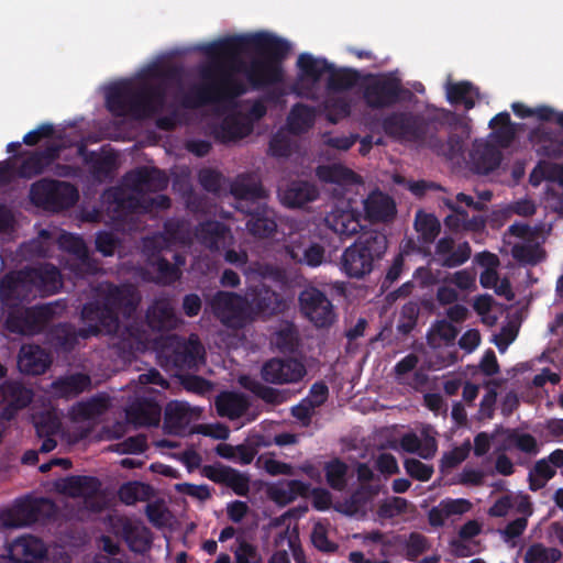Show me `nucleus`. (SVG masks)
<instances>
[{
  "instance_id": "37998d69",
  "label": "nucleus",
  "mask_w": 563,
  "mask_h": 563,
  "mask_svg": "<svg viewBox=\"0 0 563 563\" xmlns=\"http://www.w3.org/2000/svg\"><path fill=\"white\" fill-rule=\"evenodd\" d=\"M87 325L80 328L78 331L68 323L57 325L52 332V341L55 349L62 353H70L75 350L78 344V339L81 336V331L85 330Z\"/></svg>"
},
{
  "instance_id": "20e7f679",
  "label": "nucleus",
  "mask_w": 563,
  "mask_h": 563,
  "mask_svg": "<svg viewBox=\"0 0 563 563\" xmlns=\"http://www.w3.org/2000/svg\"><path fill=\"white\" fill-rule=\"evenodd\" d=\"M387 236L376 230L362 232L357 239L346 247L340 260V269L349 278L361 279L369 275L375 262L386 253Z\"/></svg>"
},
{
  "instance_id": "09e8293b",
  "label": "nucleus",
  "mask_w": 563,
  "mask_h": 563,
  "mask_svg": "<svg viewBox=\"0 0 563 563\" xmlns=\"http://www.w3.org/2000/svg\"><path fill=\"white\" fill-rule=\"evenodd\" d=\"M562 553L556 548H545L541 543H534L528 548L523 556L525 563H556Z\"/></svg>"
},
{
  "instance_id": "ea45409f",
  "label": "nucleus",
  "mask_w": 563,
  "mask_h": 563,
  "mask_svg": "<svg viewBox=\"0 0 563 563\" xmlns=\"http://www.w3.org/2000/svg\"><path fill=\"white\" fill-rule=\"evenodd\" d=\"M314 109L303 103H296L287 118V126L292 134H301L309 131L314 124Z\"/></svg>"
},
{
  "instance_id": "49530a36",
  "label": "nucleus",
  "mask_w": 563,
  "mask_h": 563,
  "mask_svg": "<svg viewBox=\"0 0 563 563\" xmlns=\"http://www.w3.org/2000/svg\"><path fill=\"white\" fill-rule=\"evenodd\" d=\"M318 177L331 184H352L355 181L357 175L340 164H333L329 166H319L317 169Z\"/></svg>"
},
{
  "instance_id": "052dcab7",
  "label": "nucleus",
  "mask_w": 563,
  "mask_h": 563,
  "mask_svg": "<svg viewBox=\"0 0 563 563\" xmlns=\"http://www.w3.org/2000/svg\"><path fill=\"white\" fill-rule=\"evenodd\" d=\"M311 542L316 549L323 553H334L338 550V544L329 540L328 530L321 522L313 526Z\"/></svg>"
},
{
  "instance_id": "69168bd1",
  "label": "nucleus",
  "mask_w": 563,
  "mask_h": 563,
  "mask_svg": "<svg viewBox=\"0 0 563 563\" xmlns=\"http://www.w3.org/2000/svg\"><path fill=\"white\" fill-rule=\"evenodd\" d=\"M268 153L274 157H289L291 154V141L283 132L275 133L268 144Z\"/></svg>"
},
{
  "instance_id": "ddd939ff",
  "label": "nucleus",
  "mask_w": 563,
  "mask_h": 563,
  "mask_svg": "<svg viewBox=\"0 0 563 563\" xmlns=\"http://www.w3.org/2000/svg\"><path fill=\"white\" fill-rule=\"evenodd\" d=\"M307 371L305 365L296 358L274 357L266 361L261 368V376L265 383L284 385L298 383Z\"/></svg>"
},
{
  "instance_id": "a19ab883",
  "label": "nucleus",
  "mask_w": 563,
  "mask_h": 563,
  "mask_svg": "<svg viewBox=\"0 0 563 563\" xmlns=\"http://www.w3.org/2000/svg\"><path fill=\"white\" fill-rule=\"evenodd\" d=\"M113 211L122 216H129L140 209H144L145 197L141 194H130L121 188H114L110 194Z\"/></svg>"
},
{
  "instance_id": "5701e85b",
  "label": "nucleus",
  "mask_w": 563,
  "mask_h": 563,
  "mask_svg": "<svg viewBox=\"0 0 563 563\" xmlns=\"http://www.w3.org/2000/svg\"><path fill=\"white\" fill-rule=\"evenodd\" d=\"M25 269L5 274L0 280V299L10 308L19 306L30 290Z\"/></svg>"
},
{
  "instance_id": "6e6552de",
  "label": "nucleus",
  "mask_w": 563,
  "mask_h": 563,
  "mask_svg": "<svg viewBox=\"0 0 563 563\" xmlns=\"http://www.w3.org/2000/svg\"><path fill=\"white\" fill-rule=\"evenodd\" d=\"M54 316L49 305L30 308L12 307L4 319V328L14 334L34 335L42 332Z\"/></svg>"
},
{
  "instance_id": "f704fd0d",
  "label": "nucleus",
  "mask_w": 563,
  "mask_h": 563,
  "mask_svg": "<svg viewBox=\"0 0 563 563\" xmlns=\"http://www.w3.org/2000/svg\"><path fill=\"white\" fill-rule=\"evenodd\" d=\"M91 386V378L85 373H74L56 378L52 383V388L63 398L77 397Z\"/></svg>"
},
{
  "instance_id": "a878e982",
  "label": "nucleus",
  "mask_w": 563,
  "mask_h": 563,
  "mask_svg": "<svg viewBox=\"0 0 563 563\" xmlns=\"http://www.w3.org/2000/svg\"><path fill=\"white\" fill-rule=\"evenodd\" d=\"M139 101L143 107L140 119L152 118L159 113L166 101V87L162 84L142 82L137 85Z\"/></svg>"
},
{
  "instance_id": "bf43d9fd",
  "label": "nucleus",
  "mask_w": 563,
  "mask_h": 563,
  "mask_svg": "<svg viewBox=\"0 0 563 563\" xmlns=\"http://www.w3.org/2000/svg\"><path fill=\"white\" fill-rule=\"evenodd\" d=\"M459 334V330L450 321L439 320L437 321L431 331L428 334V342L433 345V338L439 336L446 344L453 343Z\"/></svg>"
},
{
  "instance_id": "39448f33",
  "label": "nucleus",
  "mask_w": 563,
  "mask_h": 563,
  "mask_svg": "<svg viewBox=\"0 0 563 563\" xmlns=\"http://www.w3.org/2000/svg\"><path fill=\"white\" fill-rule=\"evenodd\" d=\"M361 95L366 107L372 110L393 108L400 102L410 101L413 96L393 73L364 74Z\"/></svg>"
},
{
  "instance_id": "412c9836",
  "label": "nucleus",
  "mask_w": 563,
  "mask_h": 563,
  "mask_svg": "<svg viewBox=\"0 0 563 563\" xmlns=\"http://www.w3.org/2000/svg\"><path fill=\"white\" fill-rule=\"evenodd\" d=\"M145 321L152 331L164 332L177 327L178 320L170 300L166 297L156 298L147 308Z\"/></svg>"
},
{
  "instance_id": "338daca9",
  "label": "nucleus",
  "mask_w": 563,
  "mask_h": 563,
  "mask_svg": "<svg viewBox=\"0 0 563 563\" xmlns=\"http://www.w3.org/2000/svg\"><path fill=\"white\" fill-rule=\"evenodd\" d=\"M297 330L288 324L276 332L275 343L283 352H292L297 346Z\"/></svg>"
},
{
  "instance_id": "4be33fe9",
  "label": "nucleus",
  "mask_w": 563,
  "mask_h": 563,
  "mask_svg": "<svg viewBox=\"0 0 563 563\" xmlns=\"http://www.w3.org/2000/svg\"><path fill=\"white\" fill-rule=\"evenodd\" d=\"M249 303L254 316H274L280 313L285 308L283 297L272 288L260 285L252 289Z\"/></svg>"
},
{
  "instance_id": "9d476101",
  "label": "nucleus",
  "mask_w": 563,
  "mask_h": 563,
  "mask_svg": "<svg viewBox=\"0 0 563 563\" xmlns=\"http://www.w3.org/2000/svg\"><path fill=\"white\" fill-rule=\"evenodd\" d=\"M137 85L129 79L121 80L108 87L106 91V107L114 117L130 115L140 119L143 110L139 101Z\"/></svg>"
},
{
  "instance_id": "aec40b11",
  "label": "nucleus",
  "mask_w": 563,
  "mask_h": 563,
  "mask_svg": "<svg viewBox=\"0 0 563 563\" xmlns=\"http://www.w3.org/2000/svg\"><path fill=\"white\" fill-rule=\"evenodd\" d=\"M60 145L51 144L44 150L25 152L27 154L16 168V175L21 178L31 179L41 175L55 159L58 158L60 153Z\"/></svg>"
},
{
  "instance_id": "a18cd8bd",
  "label": "nucleus",
  "mask_w": 563,
  "mask_h": 563,
  "mask_svg": "<svg viewBox=\"0 0 563 563\" xmlns=\"http://www.w3.org/2000/svg\"><path fill=\"white\" fill-rule=\"evenodd\" d=\"M324 474L328 485L338 492L345 489L347 481V465L342 460L334 457L324 464Z\"/></svg>"
},
{
  "instance_id": "a211bd4d",
  "label": "nucleus",
  "mask_w": 563,
  "mask_h": 563,
  "mask_svg": "<svg viewBox=\"0 0 563 563\" xmlns=\"http://www.w3.org/2000/svg\"><path fill=\"white\" fill-rule=\"evenodd\" d=\"M19 371L29 376H40L52 365V357L37 344H22L16 360Z\"/></svg>"
},
{
  "instance_id": "774afa93",
  "label": "nucleus",
  "mask_w": 563,
  "mask_h": 563,
  "mask_svg": "<svg viewBox=\"0 0 563 563\" xmlns=\"http://www.w3.org/2000/svg\"><path fill=\"white\" fill-rule=\"evenodd\" d=\"M407 474L421 482H427L433 474V467L422 463L417 459H407L404 463Z\"/></svg>"
},
{
  "instance_id": "680f3d73",
  "label": "nucleus",
  "mask_w": 563,
  "mask_h": 563,
  "mask_svg": "<svg viewBox=\"0 0 563 563\" xmlns=\"http://www.w3.org/2000/svg\"><path fill=\"white\" fill-rule=\"evenodd\" d=\"M378 493V488L372 485L361 484L350 496L349 505L353 512L364 507Z\"/></svg>"
},
{
  "instance_id": "f3484780",
  "label": "nucleus",
  "mask_w": 563,
  "mask_h": 563,
  "mask_svg": "<svg viewBox=\"0 0 563 563\" xmlns=\"http://www.w3.org/2000/svg\"><path fill=\"white\" fill-rule=\"evenodd\" d=\"M202 474L211 482L231 488L238 496L245 497L250 493V476L231 466L206 465Z\"/></svg>"
},
{
  "instance_id": "2f4dec72",
  "label": "nucleus",
  "mask_w": 563,
  "mask_h": 563,
  "mask_svg": "<svg viewBox=\"0 0 563 563\" xmlns=\"http://www.w3.org/2000/svg\"><path fill=\"white\" fill-rule=\"evenodd\" d=\"M190 408L186 402L170 401L165 407L164 430L168 434H181L190 422Z\"/></svg>"
},
{
  "instance_id": "c9c22d12",
  "label": "nucleus",
  "mask_w": 563,
  "mask_h": 563,
  "mask_svg": "<svg viewBox=\"0 0 563 563\" xmlns=\"http://www.w3.org/2000/svg\"><path fill=\"white\" fill-rule=\"evenodd\" d=\"M364 74L354 68H335L329 70L327 87L331 91H345L358 86L361 89Z\"/></svg>"
},
{
  "instance_id": "4c0bfd02",
  "label": "nucleus",
  "mask_w": 563,
  "mask_h": 563,
  "mask_svg": "<svg viewBox=\"0 0 563 563\" xmlns=\"http://www.w3.org/2000/svg\"><path fill=\"white\" fill-rule=\"evenodd\" d=\"M126 416L136 426L155 427L161 419V408L153 401L142 400L132 405Z\"/></svg>"
},
{
  "instance_id": "dca6fc26",
  "label": "nucleus",
  "mask_w": 563,
  "mask_h": 563,
  "mask_svg": "<svg viewBox=\"0 0 563 563\" xmlns=\"http://www.w3.org/2000/svg\"><path fill=\"white\" fill-rule=\"evenodd\" d=\"M124 184L135 194L159 192L167 188L166 174L156 168L139 167L128 172L123 177Z\"/></svg>"
},
{
  "instance_id": "473e14b6",
  "label": "nucleus",
  "mask_w": 563,
  "mask_h": 563,
  "mask_svg": "<svg viewBox=\"0 0 563 563\" xmlns=\"http://www.w3.org/2000/svg\"><path fill=\"white\" fill-rule=\"evenodd\" d=\"M503 154L498 147L490 143L476 144L471 153V159L478 174L487 175L497 169L501 163Z\"/></svg>"
},
{
  "instance_id": "bb28decb",
  "label": "nucleus",
  "mask_w": 563,
  "mask_h": 563,
  "mask_svg": "<svg viewBox=\"0 0 563 563\" xmlns=\"http://www.w3.org/2000/svg\"><path fill=\"white\" fill-rule=\"evenodd\" d=\"M245 214L249 216L246 228L250 234L260 239L272 238L275 234L277 230L275 211L267 205L256 207Z\"/></svg>"
},
{
  "instance_id": "58836bf2",
  "label": "nucleus",
  "mask_w": 563,
  "mask_h": 563,
  "mask_svg": "<svg viewBox=\"0 0 563 563\" xmlns=\"http://www.w3.org/2000/svg\"><path fill=\"white\" fill-rule=\"evenodd\" d=\"M249 408L245 397L236 393H222L216 399V409L220 417L231 420L242 417Z\"/></svg>"
},
{
  "instance_id": "1a4fd4ad",
  "label": "nucleus",
  "mask_w": 563,
  "mask_h": 563,
  "mask_svg": "<svg viewBox=\"0 0 563 563\" xmlns=\"http://www.w3.org/2000/svg\"><path fill=\"white\" fill-rule=\"evenodd\" d=\"M55 510V504L48 498L24 497L0 514L4 527L20 528L36 522L42 516H49Z\"/></svg>"
},
{
  "instance_id": "72a5a7b5",
  "label": "nucleus",
  "mask_w": 563,
  "mask_h": 563,
  "mask_svg": "<svg viewBox=\"0 0 563 563\" xmlns=\"http://www.w3.org/2000/svg\"><path fill=\"white\" fill-rule=\"evenodd\" d=\"M318 196V189L313 184L303 180H295L284 190L282 201L289 208H300L316 200Z\"/></svg>"
},
{
  "instance_id": "f8f14e48",
  "label": "nucleus",
  "mask_w": 563,
  "mask_h": 563,
  "mask_svg": "<svg viewBox=\"0 0 563 563\" xmlns=\"http://www.w3.org/2000/svg\"><path fill=\"white\" fill-rule=\"evenodd\" d=\"M202 353L203 346L195 334H191L187 340L178 335H172L167 339L164 350L167 363L178 369L197 367Z\"/></svg>"
},
{
  "instance_id": "3c124183",
  "label": "nucleus",
  "mask_w": 563,
  "mask_h": 563,
  "mask_svg": "<svg viewBox=\"0 0 563 563\" xmlns=\"http://www.w3.org/2000/svg\"><path fill=\"white\" fill-rule=\"evenodd\" d=\"M240 383L245 389L265 402L273 405L279 402V391L277 389L264 385L263 383L249 376L241 377Z\"/></svg>"
},
{
  "instance_id": "603ef678",
  "label": "nucleus",
  "mask_w": 563,
  "mask_h": 563,
  "mask_svg": "<svg viewBox=\"0 0 563 563\" xmlns=\"http://www.w3.org/2000/svg\"><path fill=\"white\" fill-rule=\"evenodd\" d=\"M150 265H152L157 273L155 278V283L157 284L170 285L180 277L178 267L163 256H157L155 260H151Z\"/></svg>"
},
{
  "instance_id": "f03ea898",
  "label": "nucleus",
  "mask_w": 563,
  "mask_h": 563,
  "mask_svg": "<svg viewBox=\"0 0 563 563\" xmlns=\"http://www.w3.org/2000/svg\"><path fill=\"white\" fill-rule=\"evenodd\" d=\"M140 302V296L132 285L106 283L98 287L96 298L81 309V321L87 325L81 331L82 339L99 334L115 333L119 316L131 317Z\"/></svg>"
},
{
  "instance_id": "c03bdc74",
  "label": "nucleus",
  "mask_w": 563,
  "mask_h": 563,
  "mask_svg": "<svg viewBox=\"0 0 563 563\" xmlns=\"http://www.w3.org/2000/svg\"><path fill=\"white\" fill-rule=\"evenodd\" d=\"M415 229L424 244H432L441 232V224L434 214L419 210L415 218Z\"/></svg>"
},
{
  "instance_id": "0e129e2a",
  "label": "nucleus",
  "mask_w": 563,
  "mask_h": 563,
  "mask_svg": "<svg viewBox=\"0 0 563 563\" xmlns=\"http://www.w3.org/2000/svg\"><path fill=\"white\" fill-rule=\"evenodd\" d=\"M407 558L415 561L419 555L429 550L430 543L426 536L411 532L405 544Z\"/></svg>"
},
{
  "instance_id": "4468645a",
  "label": "nucleus",
  "mask_w": 563,
  "mask_h": 563,
  "mask_svg": "<svg viewBox=\"0 0 563 563\" xmlns=\"http://www.w3.org/2000/svg\"><path fill=\"white\" fill-rule=\"evenodd\" d=\"M231 194L235 199V208L242 213H247L256 207L266 205V190L261 181L249 175L239 176L231 185Z\"/></svg>"
},
{
  "instance_id": "2eb2a0df",
  "label": "nucleus",
  "mask_w": 563,
  "mask_h": 563,
  "mask_svg": "<svg viewBox=\"0 0 563 563\" xmlns=\"http://www.w3.org/2000/svg\"><path fill=\"white\" fill-rule=\"evenodd\" d=\"M197 241L210 252H221L233 246L234 236L231 229L223 222L206 220L195 228Z\"/></svg>"
},
{
  "instance_id": "f257e3e1",
  "label": "nucleus",
  "mask_w": 563,
  "mask_h": 563,
  "mask_svg": "<svg viewBox=\"0 0 563 563\" xmlns=\"http://www.w3.org/2000/svg\"><path fill=\"white\" fill-rule=\"evenodd\" d=\"M200 51L209 60L198 69L200 82L184 97L185 108L221 103L246 93V86L236 74L244 66L241 55L249 51L254 52L255 57L244 68V74L254 89L282 82L283 62L290 45L274 34L258 32L228 36L201 46Z\"/></svg>"
},
{
  "instance_id": "b1692460",
  "label": "nucleus",
  "mask_w": 563,
  "mask_h": 563,
  "mask_svg": "<svg viewBox=\"0 0 563 563\" xmlns=\"http://www.w3.org/2000/svg\"><path fill=\"white\" fill-rule=\"evenodd\" d=\"M30 286L36 288L41 295H53L62 287L59 269L53 264L25 269Z\"/></svg>"
},
{
  "instance_id": "9b49d317",
  "label": "nucleus",
  "mask_w": 563,
  "mask_h": 563,
  "mask_svg": "<svg viewBox=\"0 0 563 563\" xmlns=\"http://www.w3.org/2000/svg\"><path fill=\"white\" fill-rule=\"evenodd\" d=\"M302 314L319 329L329 328L335 321L334 307L328 296L316 287L303 289L299 295Z\"/></svg>"
},
{
  "instance_id": "c85d7f7f",
  "label": "nucleus",
  "mask_w": 563,
  "mask_h": 563,
  "mask_svg": "<svg viewBox=\"0 0 563 563\" xmlns=\"http://www.w3.org/2000/svg\"><path fill=\"white\" fill-rule=\"evenodd\" d=\"M328 229L340 236L341 240L358 233L361 227L357 216L352 210L334 209L324 218Z\"/></svg>"
},
{
  "instance_id": "7c9ffc66",
  "label": "nucleus",
  "mask_w": 563,
  "mask_h": 563,
  "mask_svg": "<svg viewBox=\"0 0 563 563\" xmlns=\"http://www.w3.org/2000/svg\"><path fill=\"white\" fill-rule=\"evenodd\" d=\"M311 485L300 479L283 481L268 489L269 498L278 505H288L298 497H307Z\"/></svg>"
},
{
  "instance_id": "8fccbe9b",
  "label": "nucleus",
  "mask_w": 563,
  "mask_h": 563,
  "mask_svg": "<svg viewBox=\"0 0 563 563\" xmlns=\"http://www.w3.org/2000/svg\"><path fill=\"white\" fill-rule=\"evenodd\" d=\"M251 125L238 118H227L221 123L218 135L224 141L241 140L249 135Z\"/></svg>"
},
{
  "instance_id": "e433bc0d",
  "label": "nucleus",
  "mask_w": 563,
  "mask_h": 563,
  "mask_svg": "<svg viewBox=\"0 0 563 563\" xmlns=\"http://www.w3.org/2000/svg\"><path fill=\"white\" fill-rule=\"evenodd\" d=\"M445 92L451 104H463L466 110L473 109L479 98L478 89L470 81L448 82Z\"/></svg>"
},
{
  "instance_id": "79ce46f5",
  "label": "nucleus",
  "mask_w": 563,
  "mask_h": 563,
  "mask_svg": "<svg viewBox=\"0 0 563 563\" xmlns=\"http://www.w3.org/2000/svg\"><path fill=\"white\" fill-rule=\"evenodd\" d=\"M80 155H84V161L90 166V172L96 178L109 177L115 168V157L111 154L103 156L97 155L95 152H87L82 145L78 150Z\"/></svg>"
},
{
  "instance_id": "0eeeda50",
  "label": "nucleus",
  "mask_w": 563,
  "mask_h": 563,
  "mask_svg": "<svg viewBox=\"0 0 563 563\" xmlns=\"http://www.w3.org/2000/svg\"><path fill=\"white\" fill-rule=\"evenodd\" d=\"M32 203L49 211H62L73 207L79 199L77 188L56 179L43 178L31 185Z\"/></svg>"
},
{
  "instance_id": "4d7b16f0",
  "label": "nucleus",
  "mask_w": 563,
  "mask_h": 563,
  "mask_svg": "<svg viewBox=\"0 0 563 563\" xmlns=\"http://www.w3.org/2000/svg\"><path fill=\"white\" fill-rule=\"evenodd\" d=\"M324 109L328 113V119L332 123L347 118L351 114V103L344 97H330L324 101Z\"/></svg>"
},
{
  "instance_id": "cd10ccee",
  "label": "nucleus",
  "mask_w": 563,
  "mask_h": 563,
  "mask_svg": "<svg viewBox=\"0 0 563 563\" xmlns=\"http://www.w3.org/2000/svg\"><path fill=\"white\" fill-rule=\"evenodd\" d=\"M366 219L371 222H389L396 216L395 201L382 191H374L364 200Z\"/></svg>"
},
{
  "instance_id": "6e6d98bb",
  "label": "nucleus",
  "mask_w": 563,
  "mask_h": 563,
  "mask_svg": "<svg viewBox=\"0 0 563 563\" xmlns=\"http://www.w3.org/2000/svg\"><path fill=\"white\" fill-rule=\"evenodd\" d=\"M444 206L459 216L460 220L466 227V231H479L485 227V218L479 214L470 217L463 206L457 205L452 199H444Z\"/></svg>"
},
{
  "instance_id": "c756f323",
  "label": "nucleus",
  "mask_w": 563,
  "mask_h": 563,
  "mask_svg": "<svg viewBox=\"0 0 563 563\" xmlns=\"http://www.w3.org/2000/svg\"><path fill=\"white\" fill-rule=\"evenodd\" d=\"M286 253L295 263L309 267H318L324 261L325 250L321 244L316 242L303 245V243L292 241L286 246Z\"/></svg>"
},
{
  "instance_id": "7ed1b4c3",
  "label": "nucleus",
  "mask_w": 563,
  "mask_h": 563,
  "mask_svg": "<svg viewBox=\"0 0 563 563\" xmlns=\"http://www.w3.org/2000/svg\"><path fill=\"white\" fill-rule=\"evenodd\" d=\"M454 113L441 109L439 113L424 114L412 111H393L382 119L384 133L400 143H412L441 153L444 142L439 132Z\"/></svg>"
},
{
  "instance_id": "de8ad7c7",
  "label": "nucleus",
  "mask_w": 563,
  "mask_h": 563,
  "mask_svg": "<svg viewBox=\"0 0 563 563\" xmlns=\"http://www.w3.org/2000/svg\"><path fill=\"white\" fill-rule=\"evenodd\" d=\"M2 396L9 399L16 408L22 409L30 405L33 394L19 382H5L1 386Z\"/></svg>"
},
{
  "instance_id": "13d9d810",
  "label": "nucleus",
  "mask_w": 563,
  "mask_h": 563,
  "mask_svg": "<svg viewBox=\"0 0 563 563\" xmlns=\"http://www.w3.org/2000/svg\"><path fill=\"white\" fill-rule=\"evenodd\" d=\"M419 312L420 309L416 302L404 305L400 311L397 331L402 335H408L417 325Z\"/></svg>"
},
{
  "instance_id": "6ab92c4d",
  "label": "nucleus",
  "mask_w": 563,
  "mask_h": 563,
  "mask_svg": "<svg viewBox=\"0 0 563 563\" xmlns=\"http://www.w3.org/2000/svg\"><path fill=\"white\" fill-rule=\"evenodd\" d=\"M8 553L16 563H44L47 549L41 539L26 534L13 540Z\"/></svg>"
},
{
  "instance_id": "423d86ee",
  "label": "nucleus",
  "mask_w": 563,
  "mask_h": 563,
  "mask_svg": "<svg viewBox=\"0 0 563 563\" xmlns=\"http://www.w3.org/2000/svg\"><path fill=\"white\" fill-rule=\"evenodd\" d=\"M208 303L214 318L228 329L240 330L254 320L249 299L236 292L218 290Z\"/></svg>"
},
{
  "instance_id": "e2e57ef3",
  "label": "nucleus",
  "mask_w": 563,
  "mask_h": 563,
  "mask_svg": "<svg viewBox=\"0 0 563 563\" xmlns=\"http://www.w3.org/2000/svg\"><path fill=\"white\" fill-rule=\"evenodd\" d=\"M511 254L516 261L529 265H536L543 258L538 245H515Z\"/></svg>"
},
{
  "instance_id": "393cba45",
  "label": "nucleus",
  "mask_w": 563,
  "mask_h": 563,
  "mask_svg": "<svg viewBox=\"0 0 563 563\" xmlns=\"http://www.w3.org/2000/svg\"><path fill=\"white\" fill-rule=\"evenodd\" d=\"M297 67L299 74L294 90L298 96H308V93L300 91V82L307 79L312 84H317L323 74H329V70L332 69V64L325 58H316L309 53H302L298 56Z\"/></svg>"
},
{
  "instance_id": "5fc2aeb1",
  "label": "nucleus",
  "mask_w": 563,
  "mask_h": 563,
  "mask_svg": "<svg viewBox=\"0 0 563 563\" xmlns=\"http://www.w3.org/2000/svg\"><path fill=\"white\" fill-rule=\"evenodd\" d=\"M62 245L69 253L76 255L84 265H87L89 272L93 273L96 271V267L91 265L89 250L81 238L73 234L63 235Z\"/></svg>"
},
{
  "instance_id": "864d4df0",
  "label": "nucleus",
  "mask_w": 563,
  "mask_h": 563,
  "mask_svg": "<svg viewBox=\"0 0 563 563\" xmlns=\"http://www.w3.org/2000/svg\"><path fill=\"white\" fill-rule=\"evenodd\" d=\"M146 76L159 79L166 88L172 84H178L181 80L183 69L177 65L162 66L154 64L146 69Z\"/></svg>"
}]
</instances>
